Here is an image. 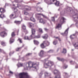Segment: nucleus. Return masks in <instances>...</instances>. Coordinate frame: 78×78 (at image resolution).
I'll list each match as a JSON object with an SVG mask.
<instances>
[{
    "label": "nucleus",
    "mask_w": 78,
    "mask_h": 78,
    "mask_svg": "<svg viewBox=\"0 0 78 78\" xmlns=\"http://www.w3.org/2000/svg\"><path fill=\"white\" fill-rule=\"evenodd\" d=\"M38 65H37L36 63L34 62H27L24 63V70H28L29 67L30 70V69H33V70L37 71V70L39 69L38 65H39V63L38 62Z\"/></svg>",
    "instance_id": "1"
},
{
    "label": "nucleus",
    "mask_w": 78,
    "mask_h": 78,
    "mask_svg": "<svg viewBox=\"0 0 78 78\" xmlns=\"http://www.w3.org/2000/svg\"><path fill=\"white\" fill-rule=\"evenodd\" d=\"M30 25V27L31 29L32 34H31L29 37L28 36H24L23 39L24 40H27L28 41H31V39L35 38L36 35H35V33H36V30L35 29H33V23H29Z\"/></svg>",
    "instance_id": "2"
},
{
    "label": "nucleus",
    "mask_w": 78,
    "mask_h": 78,
    "mask_svg": "<svg viewBox=\"0 0 78 78\" xmlns=\"http://www.w3.org/2000/svg\"><path fill=\"white\" fill-rule=\"evenodd\" d=\"M72 8L71 7H68L66 10L68 12H71V14L73 15V21L74 22H78V14L77 13H75V12H73V10H72Z\"/></svg>",
    "instance_id": "3"
},
{
    "label": "nucleus",
    "mask_w": 78,
    "mask_h": 78,
    "mask_svg": "<svg viewBox=\"0 0 78 78\" xmlns=\"http://www.w3.org/2000/svg\"><path fill=\"white\" fill-rule=\"evenodd\" d=\"M40 16V15H41L44 17H45V18H47V16H45L44 15H43V14H42L41 13H37L36 14V17L37 18V20H39V22L40 23H43V24H44L45 23V22L44 21V20H43V19L41 18V17H40L39 16Z\"/></svg>",
    "instance_id": "4"
},
{
    "label": "nucleus",
    "mask_w": 78,
    "mask_h": 78,
    "mask_svg": "<svg viewBox=\"0 0 78 78\" xmlns=\"http://www.w3.org/2000/svg\"><path fill=\"white\" fill-rule=\"evenodd\" d=\"M59 19H60V24L58 23L56 27V28L58 30H61V25H62V23L65 22V20H66V19L64 18V17H60L59 18Z\"/></svg>",
    "instance_id": "5"
},
{
    "label": "nucleus",
    "mask_w": 78,
    "mask_h": 78,
    "mask_svg": "<svg viewBox=\"0 0 78 78\" xmlns=\"http://www.w3.org/2000/svg\"><path fill=\"white\" fill-rule=\"evenodd\" d=\"M20 78H30L31 77L28 75V73L25 72L20 73L19 74Z\"/></svg>",
    "instance_id": "6"
},
{
    "label": "nucleus",
    "mask_w": 78,
    "mask_h": 78,
    "mask_svg": "<svg viewBox=\"0 0 78 78\" xmlns=\"http://www.w3.org/2000/svg\"><path fill=\"white\" fill-rule=\"evenodd\" d=\"M52 73H54V75H56L55 76V78H61V73L58 70L55 69L54 71L52 72Z\"/></svg>",
    "instance_id": "7"
},
{
    "label": "nucleus",
    "mask_w": 78,
    "mask_h": 78,
    "mask_svg": "<svg viewBox=\"0 0 78 78\" xmlns=\"http://www.w3.org/2000/svg\"><path fill=\"white\" fill-rule=\"evenodd\" d=\"M47 66L48 67H50L51 68L53 66H54V67H55V66L54 65V63L53 62H51V61H49L48 63H44V66L45 68L46 69H47L48 67H46L45 66Z\"/></svg>",
    "instance_id": "8"
},
{
    "label": "nucleus",
    "mask_w": 78,
    "mask_h": 78,
    "mask_svg": "<svg viewBox=\"0 0 78 78\" xmlns=\"http://www.w3.org/2000/svg\"><path fill=\"white\" fill-rule=\"evenodd\" d=\"M52 2H56L54 3V4L56 6H59V5H60V2H59L57 1V0H52ZM51 0L49 2H48V5H52L53 4V3L51 2Z\"/></svg>",
    "instance_id": "9"
},
{
    "label": "nucleus",
    "mask_w": 78,
    "mask_h": 78,
    "mask_svg": "<svg viewBox=\"0 0 78 78\" xmlns=\"http://www.w3.org/2000/svg\"><path fill=\"white\" fill-rule=\"evenodd\" d=\"M12 9L13 10H14V15L15 16H14V18H17V17H18L19 16V15L20 16H21V14H20V12H19V14L18 12H17V9L16 8H15L14 7H13L12 8Z\"/></svg>",
    "instance_id": "10"
},
{
    "label": "nucleus",
    "mask_w": 78,
    "mask_h": 78,
    "mask_svg": "<svg viewBox=\"0 0 78 78\" xmlns=\"http://www.w3.org/2000/svg\"><path fill=\"white\" fill-rule=\"evenodd\" d=\"M12 37L10 38V44H12L13 43V42H14V39L13 38V37L16 36V34L14 32H12L11 34Z\"/></svg>",
    "instance_id": "11"
},
{
    "label": "nucleus",
    "mask_w": 78,
    "mask_h": 78,
    "mask_svg": "<svg viewBox=\"0 0 78 78\" xmlns=\"http://www.w3.org/2000/svg\"><path fill=\"white\" fill-rule=\"evenodd\" d=\"M22 28L23 30H24V32L25 33V34H28V32L26 29V26L24 24H23L22 26Z\"/></svg>",
    "instance_id": "12"
},
{
    "label": "nucleus",
    "mask_w": 78,
    "mask_h": 78,
    "mask_svg": "<svg viewBox=\"0 0 78 78\" xmlns=\"http://www.w3.org/2000/svg\"><path fill=\"white\" fill-rule=\"evenodd\" d=\"M69 30V28H67V29L65 31V32L64 33H61V34L63 36H67Z\"/></svg>",
    "instance_id": "13"
},
{
    "label": "nucleus",
    "mask_w": 78,
    "mask_h": 78,
    "mask_svg": "<svg viewBox=\"0 0 78 78\" xmlns=\"http://www.w3.org/2000/svg\"><path fill=\"white\" fill-rule=\"evenodd\" d=\"M35 8H36L37 11L38 12H42L43 11V10H42V8H41L40 7H38L37 6H36L34 7Z\"/></svg>",
    "instance_id": "14"
},
{
    "label": "nucleus",
    "mask_w": 78,
    "mask_h": 78,
    "mask_svg": "<svg viewBox=\"0 0 78 78\" xmlns=\"http://www.w3.org/2000/svg\"><path fill=\"white\" fill-rule=\"evenodd\" d=\"M78 34V32L76 31L75 34H73L72 35H71L70 36V37L71 39H73V36L75 37H76V35Z\"/></svg>",
    "instance_id": "15"
},
{
    "label": "nucleus",
    "mask_w": 78,
    "mask_h": 78,
    "mask_svg": "<svg viewBox=\"0 0 78 78\" xmlns=\"http://www.w3.org/2000/svg\"><path fill=\"white\" fill-rule=\"evenodd\" d=\"M23 9L25 11H30L31 10V7L28 6H25Z\"/></svg>",
    "instance_id": "16"
},
{
    "label": "nucleus",
    "mask_w": 78,
    "mask_h": 78,
    "mask_svg": "<svg viewBox=\"0 0 78 78\" xmlns=\"http://www.w3.org/2000/svg\"><path fill=\"white\" fill-rule=\"evenodd\" d=\"M38 55L41 58H43L44 57V51L42 50L41 51Z\"/></svg>",
    "instance_id": "17"
},
{
    "label": "nucleus",
    "mask_w": 78,
    "mask_h": 78,
    "mask_svg": "<svg viewBox=\"0 0 78 78\" xmlns=\"http://www.w3.org/2000/svg\"><path fill=\"white\" fill-rule=\"evenodd\" d=\"M70 63L71 64H76V66H75L76 69H78V65L76 64V63L75 62H73L72 61H70Z\"/></svg>",
    "instance_id": "18"
},
{
    "label": "nucleus",
    "mask_w": 78,
    "mask_h": 78,
    "mask_svg": "<svg viewBox=\"0 0 78 78\" xmlns=\"http://www.w3.org/2000/svg\"><path fill=\"white\" fill-rule=\"evenodd\" d=\"M0 34L2 37H5V34H6V33L5 32L3 31L1 32Z\"/></svg>",
    "instance_id": "19"
},
{
    "label": "nucleus",
    "mask_w": 78,
    "mask_h": 78,
    "mask_svg": "<svg viewBox=\"0 0 78 78\" xmlns=\"http://www.w3.org/2000/svg\"><path fill=\"white\" fill-rule=\"evenodd\" d=\"M73 45L74 47L76 49H78V43H75L74 44H73Z\"/></svg>",
    "instance_id": "20"
},
{
    "label": "nucleus",
    "mask_w": 78,
    "mask_h": 78,
    "mask_svg": "<svg viewBox=\"0 0 78 78\" xmlns=\"http://www.w3.org/2000/svg\"><path fill=\"white\" fill-rule=\"evenodd\" d=\"M44 44H45V45H46V46H48V45H50V42L48 41H44Z\"/></svg>",
    "instance_id": "21"
},
{
    "label": "nucleus",
    "mask_w": 78,
    "mask_h": 78,
    "mask_svg": "<svg viewBox=\"0 0 78 78\" xmlns=\"http://www.w3.org/2000/svg\"><path fill=\"white\" fill-rule=\"evenodd\" d=\"M0 12L2 13H4L5 12V9L3 8H0Z\"/></svg>",
    "instance_id": "22"
},
{
    "label": "nucleus",
    "mask_w": 78,
    "mask_h": 78,
    "mask_svg": "<svg viewBox=\"0 0 78 78\" xmlns=\"http://www.w3.org/2000/svg\"><path fill=\"white\" fill-rule=\"evenodd\" d=\"M57 59L59 61H62V62H63V61H64V59L63 58H61L59 57H57Z\"/></svg>",
    "instance_id": "23"
},
{
    "label": "nucleus",
    "mask_w": 78,
    "mask_h": 78,
    "mask_svg": "<svg viewBox=\"0 0 78 78\" xmlns=\"http://www.w3.org/2000/svg\"><path fill=\"white\" fill-rule=\"evenodd\" d=\"M18 67H22L23 66V63H18L17 64Z\"/></svg>",
    "instance_id": "24"
},
{
    "label": "nucleus",
    "mask_w": 78,
    "mask_h": 78,
    "mask_svg": "<svg viewBox=\"0 0 78 78\" xmlns=\"http://www.w3.org/2000/svg\"><path fill=\"white\" fill-rule=\"evenodd\" d=\"M10 18L11 19H16L15 18H14V14H12L9 16Z\"/></svg>",
    "instance_id": "25"
},
{
    "label": "nucleus",
    "mask_w": 78,
    "mask_h": 78,
    "mask_svg": "<svg viewBox=\"0 0 78 78\" xmlns=\"http://www.w3.org/2000/svg\"><path fill=\"white\" fill-rule=\"evenodd\" d=\"M30 20L33 22H35L36 21V20H35V19H34V18L33 17H30Z\"/></svg>",
    "instance_id": "26"
},
{
    "label": "nucleus",
    "mask_w": 78,
    "mask_h": 78,
    "mask_svg": "<svg viewBox=\"0 0 78 78\" xmlns=\"http://www.w3.org/2000/svg\"><path fill=\"white\" fill-rule=\"evenodd\" d=\"M49 75H50V74L47 72H45L44 73V76L45 77H46L47 76H49Z\"/></svg>",
    "instance_id": "27"
},
{
    "label": "nucleus",
    "mask_w": 78,
    "mask_h": 78,
    "mask_svg": "<svg viewBox=\"0 0 78 78\" xmlns=\"http://www.w3.org/2000/svg\"><path fill=\"white\" fill-rule=\"evenodd\" d=\"M63 69H67V67H68V66L66 64H65L63 63Z\"/></svg>",
    "instance_id": "28"
},
{
    "label": "nucleus",
    "mask_w": 78,
    "mask_h": 78,
    "mask_svg": "<svg viewBox=\"0 0 78 78\" xmlns=\"http://www.w3.org/2000/svg\"><path fill=\"white\" fill-rule=\"evenodd\" d=\"M6 17L5 15L3 14H1L0 15V18L1 19H3V18Z\"/></svg>",
    "instance_id": "29"
},
{
    "label": "nucleus",
    "mask_w": 78,
    "mask_h": 78,
    "mask_svg": "<svg viewBox=\"0 0 78 78\" xmlns=\"http://www.w3.org/2000/svg\"><path fill=\"white\" fill-rule=\"evenodd\" d=\"M34 43L35 45H38L39 44V42L37 41H36V40H34Z\"/></svg>",
    "instance_id": "30"
},
{
    "label": "nucleus",
    "mask_w": 78,
    "mask_h": 78,
    "mask_svg": "<svg viewBox=\"0 0 78 78\" xmlns=\"http://www.w3.org/2000/svg\"><path fill=\"white\" fill-rule=\"evenodd\" d=\"M14 23H16L17 25H19V24H20V21H15L14 22Z\"/></svg>",
    "instance_id": "31"
},
{
    "label": "nucleus",
    "mask_w": 78,
    "mask_h": 78,
    "mask_svg": "<svg viewBox=\"0 0 78 78\" xmlns=\"http://www.w3.org/2000/svg\"><path fill=\"white\" fill-rule=\"evenodd\" d=\"M0 51L1 53H3V54H6V52L5 51H4L3 50L1 49L0 48Z\"/></svg>",
    "instance_id": "32"
},
{
    "label": "nucleus",
    "mask_w": 78,
    "mask_h": 78,
    "mask_svg": "<svg viewBox=\"0 0 78 78\" xmlns=\"http://www.w3.org/2000/svg\"><path fill=\"white\" fill-rule=\"evenodd\" d=\"M47 53H53V50L51 49L49 51H48Z\"/></svg>",
    "instance_id": "33"
},
{
    "label": "nucleus",
    "mask_w": 78,
    "mask_h": 78,
    "mask_svg": "<svg viewBox=\"0 0 78 78\" xmlns=\"http://www.w3.org/2000/svg\"><path fill=\"white\" fill-rule=\"evenodd\" d=\"M24 47V45H23L22 47H19V48H16V51H19V50L20 49V48H22V47Z\"/></svg>",
    "instance_id": "34"
},
{
    "label": "nucleus",
    "mask_w": 78,
    "mask_h": 78,
    "mask_svg": "<svg viewBox=\"0 0 78 78\" xmlns=\"http://www.w3.org/2000/svg\"><path fill=\"white\" fill-rule=\"evenodd\" d=\"M48 37V35L47 34H45L44 36L43 37V39H47Z\"/></svg>",
    "instance_id": "35"
},
{
    "label": "nucleus",
    "mask_w": 78,
    "mask_h": 78,
    "mask_svg": "<svg viewBox=\"0 0 78 78\" xmlns=\"http://www.w3.org/2000/svg\"><path fill=\"white\" fill-rule=\"evenodd\" d=\"M41 47L42 48H44L45 47V46H44V44L43 43H42L41 45Z\"/></svg>",
    "instance_id": "36"
},
{
    "label": "nucleus",
    "mask_w": 78,
    "mask_h": 78,
    "mask_svg": "<svg viewBox=\"0 0 78 78\" xmlns=\"http://www.w3.org/2000/svg\"><path fill=\"white\" fill-rule=\"evenodd\" d=\"M67 52V51H66V49L65 48L63 49V51L62 52V53H64V54H65V53H66Z\"/></svg>",
    "instance_id": "37"
},
{
    "label": "nucleus",
    "mask_w": 78,
    "mask_h": 78,
    "mask_svg": "<svg viewBox=\"0 0 78 78\" xmlns=\"http://www.w3.org/2000/svg\"><path fill=\"white\" fill-rule=\"evenodd\" d=\"M53 44H54V45H56V44H57L58 43V41H54L53 42Z\"/></svg>",
    "instance_id": "38"
},
{
    "label": "nucleus",
    "mask_w": 78,
    "mask_h": 78,
    "mask_svg": "<svg viewBox=\"0 0 78 78\" xmlns=\"http://www.w3.org/2000/svg\"><path fill=\"white\" fill-rule=\"evenodd\" d=\"M22 2H23V0H16V3H20Z\"/></svg>",
    "instance_id": "39"
},
{
    "label": "nucleus",
    "mask_w": 78,
    "mask_h": 78,
    "mask_svg": "<svg viewBox=\"0 0 78 78\" xmlns=\"http://www.w3.org/2000/svg\"><path fill=\"white\" fill-rule=\"evenodd\" d=\"M39 31L41 33H43V31H42V29L41 28H39Z\"/></svg>",
    "instance_id": "40"
},
{
    "label": "nucleus",
    "mask_w": 78,
    "mask_h": 78,
    "mask_svg": "<svg viewBox=\"0 0 78 78\" xmlns=\"http://www.w3.org/2000/svg\"><path fill=\"white\" fill-rule=\"evenodd\" d=\"M1 44L3 46H5V45H6V44H5V43L3 42H1Z\"/></svg>",
    "instance_id": "41"
},
{
    "label": "nucleus",
    "mask_w": 78,
    "mask_h": 78,
    "mask_svg": "<svg viewBox=\"0 0 78 78\" xmlns=\"http://www.w3.org/2000/svg\"><path fill=\"white\" fill-rule=\"evenodd\" d=\"M17 41H19L20 43H22V39L19 38H18V39Z\"/></svg>",
    "instance_id": "42"
},
{
    "label": "nucleus",
    "mask_w": 78,
    "mask_h": 78,
    "mask_svg": "<svg viewBox=\"0 0 78 78\" xmlns=\"http://www.w3.org/2000/svg\"><path fill=\"white\" fill-rule=\"evenodd\" d=\"M32 55V53H28L26 55V56H30V55Z\"/></svg>",
    "instance_id": "43"
},
{
    "label": "nucleus",
    "mask_w": 78,
    "mask_h": 78,
    "mask_svg": "<svg viewBox=\"0 0 78 78\" xmlns=\"http://www.w3.org/2000/svg\"><path fill=\"white\" fill-rule=\"evenodd\" d=\"M63 75H65V76H68V73H63Z\"/></svg>",
    "instance_id": "44"
},
{
    "label": "nucleus",
    "mask_w": 78,
    "mask_h": 78,
    "mask_svg": "<svg viewBox=\"0 0 78 78\" xmlns=\"http://www.w3.org/2000/svg\"><path fill=\"white\" fill-rule=\"evenodd\" d=\"M19 58L20 59H21L22 61H24V58L23 57L21 58H20V56H19Z\"/></svg>",
    "instance_id": "45"
},
{
    "label": "nucleus",
    "mask_w": 78,
    "mask_h": 78,
    "mask_svg": "<svg viewBox=\"0 0 78 78\" xmlns=\"http://www.w3.org/2000/svg\"><path fill=\"white\" fill-rule=\"evenodd\" d=\"M25 19L26 20H30V18H28L27 17H25Z\"/></svg>",
    "instance_id": "46"
},
{
    "label": "nucleus",
    "mask_w": 78,
    "mask_h": 78,
    "mask_svg": "<svg viewBox=\"0 0 78 78\" xmlns=\"http://www.w3.org/2000/svg\"><path fill=\"white\" fill-rule=\"evenodd\" d=\"M55 37L56 39H58V40L59 41H61V39H60V38H59L58 37Z\"/></svg>",
    "instance_id": "47"
},
{
    "label": "nucleus",
    "mask_w": 78,
    "mask_h": 78,
    "mask_svg": "<svg viewBox=\"0 0 78 78\" xmlns=\"http://www.w3.org/2000/svg\"><path fill=\"white\" fill-rule=\"evenodd\" d=\"M24 14L25 15H28V12L26 11H24Z\"/></svg>",
    "instance_id": "48"
},
{
    "label": "nucleus",
    "mask_w": 78,
    "mask_h": 78,
    "mask_svg": "<svg viewBox=\"0 0 78 78\" xmlns=\"http://www.w3.org/2000/svg\"><path fill=\"white\" fill-rule=\"evenodd\" d=\"M42 74H43V73L42 72H41L39 75V76H42Z\"/></svg>",
    "instance_id": "49"
},
{
    "label": "nucleus",
    "mask_w": 78,
    "mask_h": 78,
    "mask_svg": "<svg viewBox=\"0 0 78 78\" xmlns=\"http://www.w3.org/2000/svg\"><path fill=\"white\" fill-rule=\"evenodd\" d=\"M55 19L54 17H52L51 18V20L53 22H54L55 21Z\"/></svg>",
    "instance_id": "50"
},
{
    "label": "nucleus",
    "mask_w": 78,
    "mask_h": 78,
    "mask_svg": "<svg viewBox=\"0 0 78 78\" xmlns=\"http://www.w3.org/2000/svg\"><path fill=\"white\" fill-rule=\"evenodd\" d=\"M14 53V51H13L12 53V52H10L9 53V56H11V54H13V53Z\"/></svg>",
    "instance_id": "51"
},
{
    "label": "nucleus",
    "mask_w": 78,
    "mask_h": 78,
    "mask_svg": "<svg viewBox=\"0 0 78 78\" xmlns=\"http://www.w3.org/2000/svg\"><path fill=\"white\" fill-rule=\"evenodd\" d=\"M75 25L76 27H77V28H78V23H75Z\"/></svg>",
    "instance_id": "52"
},
{
    "label": "nucleus",
    "mask_w": 78,
    "mask_h": 78,
    "mask_svg": "<svg viewBox=\"0 0 78 78\" xmlns=\"http://www.w3.org/2000/svg\"><path fill=\"white\" fill-rule=\"evenodd\" d=\"M41 37V36L40 35H38L36 37V38H39Z\"/></svg>",
    "instance_id": "53"
},
{
    "label": "nucleus",
    "mask_w": 78,
    "mask_h": 78,
    "mask_svg": "<svg viewBox=\"0 0 78 78\" xmlns=\"http://www.w3.org/2000/svg\"><path fill=\"white\" fill-rule=\"evenodd\" d=\"M45 1H47V0H44ZM48 2H46V3H48V2H49L50 1H51V0H48Z\"/></svg>",
    "instance_id": "54"
},
{
    "label": "nucleus",
    "mask_w": 78,
    "mask_h": 78,
    "mask_svg": "<svg viewBox=\"0 0 78 78\" xmlns=\"http://www.w3.org/2000/svg\"><path fill=\"white\" fill-rule=\"evenodd\" d=\"M74 26V24H72L71 25L70 27H73Z\"/></svg>",
    "instance_id": "55"
},
{
    "label": "nucleus",
    "mask_w": 78,
    "mask_h": 78,
    "mask_svg": "<svg viewBox=\"0 0 78 78\" xmlns=\"http://www.w3.org/2000/svg\"><path fill=\"white\" fill-rule=\"evenodd\" d=\"M10 73H11V74H13V72H12L11 71H9Z\"/></svg>",
    "instance_id": "56"
},
{
    "label": "nucleus",
    "mask_w": 78,
    "mask_h": 78,
    "mask_svg": "<svg viewBox=\"0 0 78 78\" xmlns=\"http://www.w3.org/2000/svg\"><path fill=\"white\" fill-rule=\"evenodd\" d=\"M44 30H45V31H47V30H48V29H47V28H44Z\"/></svg>",
    "instance_id": "57"
},
{
    "label": "nucleus",
    "mask_w": 78,
    "mask_h": 78,
    "mask_svg": "<svg viewBox=\"0 0 78 78\" xmlns=\"http://www.w3.org/2000/svg\"><path fill=\"white\" fill-rule=\"evenodd\" d=\"M74 9H75V10H76V11H77V9H75V7H74Z\"/></svg>",
    "instance_id": "58"
},
{
    "label": "nucleus",
    "mask_w": 78,
    "mask_h": 78,
    "mask_svg": "<svg viewBox=\"0 0 78 78\" xmlns=\"http://www.w3.org/2000/svg\"><path fill=\"white\" fill-rule=\"evenodd\" d=\"M61 9L60 8H59L58 9V11H60V9Z\"/></svg>",
    "instance_id": "59"
},
{
    "label": "nucleus",
    "mask_w": 78,
    "mask_h": 78,
    "mask_svg": "<svg viewBox=\"0 0 78 78\" xmlns=\"http://www.w3.org/2000/svg\"><path fill=\"white\" fill-rule=\"evenodd\" d=\"M12 60H15V59L13 58H12Z\"/></svg>",
    "instance_id": "60"
},
{
    "label": "nucleus",
    "mask_w": 78,
    "mask_h": 78,
    "mask_svg": "<svg viewBox=\"0 0 78 78\" xmlns=\"http://www.w3.org/2000/svg\"><path fill=\"white\" fill-rule=\"evenodd\" d=\"M19 8V6H17V7H16V8Z\"/></svg>",
    "instance_id": "61"
},
{
    "label": "nucleus",
    "mask_w": 78,
    "mask_h": 78,
    "mask_svg": "<svg viewBox=\"0 0 78 78\" xmlns=\"http://www.w3.org/2000/svg\"><path fill=\"white\" fill-rule=\"evenodd\" d=\"M58 50H59V48H58V49H57V51H58Z\"/></svg>",
    "instance_id": "62"
},
{
    "label": "nucleus",
    "mask_w": 78,
    "mask_h": 78,
    "mask_svg": "<svg viewBox=\"0 0 78 78\" xmlns=\"http://www.w3.org/2000/svg\"><path fill=\"white\" fill-rule=\"evenodd\" d=\"M35 48H36V47H35L33 49V50H34Z\"/></svg>",
    "instance_id": "63"
},
{
    "label": "nucleus",
    "mask_w": 78,
    "mask_h": 78,
    "mask_svg": "<svg viewBox=\"0 0 78 78\" xmlns=\"http://www.w3.org/2000/svg\"><path fill=\"white\" fill-rule=\"evenodd\" d=\"M13 6H15V4H13Z\"/></svg>",
    "instance_id": "64"
}]
</instances>
